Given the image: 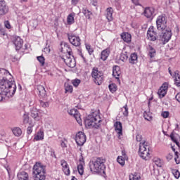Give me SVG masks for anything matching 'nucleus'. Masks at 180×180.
<instances>
[{"label": "nucleus", "mask_w": 180, "mask_h": 180, "mask_svg": "<svg viewBox=\"0 0 180 180\" xmlns=\"http://www.w3.org/2000/svg\"><path fill=\"white\" fill-rule=\"evenodd\" d=\"M16 92V84L12 79V75L5 69H0V102L5 97L12 98Z\"/></svg>", "instance_id": "f257e3e1"}, {"label": "nucleus", "mask_w": 180, "mask_h": 180, "mask_svg": "<svg viewBox=\"0 0 180 180\" xmlns=\"http://www.w3.org/2000/svg\"><path fill=\"white\" fill-rule=\"evenodd\" d=\"M101 122H102V120L101 115H99V111H94L88 115L84 123L89 129H99Z\"/></svg>", "instance_id": "f03ea898"}, {"label": "nucleus", "mask_w": 180, "mask_h": 180, "mask_svg": "<svg viewBox=\"0 0 180 180\" xmlns=\"http://www.w3.org/2000/svg\"><path fill=\"white\" fill-rule=\"evenodd\" d=\"M139 155L145 161H148L151 158V156H150V143L146 141L140 142Z\"/></svg>", "instance_id": "7ed1b4c3"}, {"label": "nucleus", "mask_w": 180, "mask_h": 180, "mask_svg": "<svg viewBox=\"0 0 180 180\" xmlns=\"http://www.w3.org/2000/svg\"><path fill=\"white\" fill-rule=\"evenodd\" d=\"M34 180H46V169L40 162H36L33 167Z\"/></svg>", "instance_id": "20e7f679"}, {"label": "nucleus", "mask_w": 180, "mask_h": 180, "mask_svg": "<svg viewBox=\"0 0 180 180\" xmlns=\"http://www.w3.org/2000/svg\"><path fill=\"white\" fill-rule=\"evenodd\" d=\"M65 49H66L68 54L65 56V57L63 58V60H64V63H65L66 65H68V67H70V68H74L77 63L75 62V58H74V56H72V51L71 49V47L67 45L65 46Z\"/></svg>", "instance_id": "39448f33"}, {"label": "nucleus", "mask_w": 180, "mask_h": 180, "mask_svg": "<svg viewBox=\"0 0 180 180\" xmlns=\"http://www.w3.org/2000/svg\"><path fill=\"white\" fill-rule=\"evenodd\" d=\"M105 169V160L98 158L95 161L90 164L91 172H102Z\"/></svg>", "instance_id": "423d86ee"}, {"label": "nucleus", "mask_w": 180, "mask_h": 180, "mask_svg": "<svg viewBox=\"0 0 180 180\" xmlns=\"http://www.w3.org/2000/svg\"><path fill=\"white\" fill-rule=\"evenodd\" d=\"M91 77L96 85H102L103 84V72L99 71L97 68L92 69Z\"/></svg>", "instance_id": "0eeeda50"}, {"label": "nucleus", "mask_w": 180, "mask_h": 180, "mask_svg": "<svg viewBox=\"0 0 180 180\" xmlns=\"http://www.w3.org/2000/svg\"><path fill=\"white\" fill-rule=\"evenodd\" d=\"M167 17L165 15L162 14L157 18L156 25L158 30H165V29L168 28L167 26Z\"/></svg>", "instance_id": "6e6552de"}, {"label": "nucleus", "mask_w": 180, "mask_h": 180, "mask_svg": "<svg viewBox=\"0 0 180 180\" xmlns=\"http://www.w3.org/2000/svg\"><path fill=\"white\" fill-rule=\"evenodd\" d=\"M171 37H172V31L171 30V28L167 27L165 30H162L160 39L163 44H167V43L171 40Z\"/></svg>", "instance_id": "1a4fd4ad"}, {"label": "nucleus", "mask_w": 180, "mask_h": 180, "mask_svg": "<svg viewBox=\"0 0 180 180\" xmlns=\"http://www.w3.org/2000/svg\"><path fill=\"white\" fill-rule=\"evenodd\" d=\"M67 36L70 43L72 44V46L75 47H79V46H81V38H79V36L72 33H68Z\"/></svg>", "instance_id": "9d476101"}, {"label": "nucleus", "mask_w": 180, "mask_h": 180, "mask_svg": "<svg viewBox=\"0 0 180 180\" xmlns=\"http://www.w3.org/2000/svg\"><path fill=\"white\" fill-rule=\"evenodd\" d=\"M30 116L35 120V122H40L41 120V117H43V114L41 110H38L37 108L33 107L30 110Z\"/></svg>", "instance_id": "9b49d317"}, {"label": "nucleus", "mask_w": 180, "mask_h": 180, "mask_svg": "<svg viewBox=\"0 0 180 180\" xmlns=\"http://www.w3.org/2000/svg\"><path fill=\"white\" fill-rule=\"evenodd\" d=\"M75 141L77 146H82L86 142V135L82 131H79L75 136Z\"/></svg>", "instance_id": "f8f14e48"}, {"label": "nucleus", "mask_w": 180, "mask_h": 180, "mask_svg": "<svg viewBox=\"0 0 180 180\" xmlns=\"http://www.w3.org/2000/svg\"><path fill=\"white\" fill-rule=\"evenodd\" d=\"M147 37L150 41H155L157 40V32L155 30L154 27L148 28L147 32Z\"/></svg>", "instance_id": "ddd939ff"}, {"label": "nucleus", "mask_w": 180, "mask_h": 180, "mask_svg": "<svg viewBox=\"0 0 180 180\" xmlns=\"http://www.w3.org/2000/svg\"><path fill=\"white\" fill-rule=\"evenodd\" d=\"M9 12V7L6 5L5 0L0 1V16H4Z\"/></svg>", "instance_id": "4468645a"}, {"label": "nucleus", "mask_w": 180, "mask_h": 180, "mask_svg": "<svg viewBox=\"0 0 180 180\" xmlns=\"http://www.w3.org/2000/svg\"><path fill=\"white\" fill-rule=\"evenodd\" d=\"M168 91V84L164 83L159 90L158 91V95L160 99H162L166 95L167 92Z\"/></svg>", "instance_id": "2eb2a0df"}, {"label": "nucleus", "mask_w": 180, "mask_h": 180, "mask_svg": "<svg viewBox=\"0 0 180 180\" xmlns=\"http://www.w3.org/2000/svg\"><path fill=\"white\" fill-rule=\"evenodd\" d=\"M84 165H85V160L84 159V156H82V153H81L77 165V171L79 175H84Z\"/></svg>", "instance_id": "dca6fc26"}, {"label": "nucleus", "mask_w": 180, "mask_h": 180, "mask_svg": "<svg viewBox=\"0 0 180 180\" xmlns=\"http://www.w3.org/2000/svg\"><path fill=\"white\" fill-rule=\"evenodd\" d=\"M60 165L65 175H70L71 174V170H70V166L68 165L67 161L64 160H60Z\"/></svg>", "instance_id": "f3484780"}, {"label": "nucleus", "mask_w": 180, "mask_h": 180, "mask_svg": "<svg viewBox=\"0 0 180 180\" xmlns=\"http://www.w3.org/2000/svg\"><path fill=\"white\" fill-rule=\"evenodd\" d=\"M146 50L148 51V56H149L150 60H151V58H154V57L157 56V51L153 47V46L150 44L146 46Z\"/></svg>", "instance_id": "a211bd4d"}, {"label": "nucleus", "mask_w": 180, "mask_h": 180, "mask_svg": "<svg viewBox=\"0 0 180 180\" xmlns=\"http://www.w3.org/2000/svg\"><path fill=\"white\" fill-rule=\"evenodd\" d=\"M114 127H115V130L116 133H117V134L120 136H123V127L122 125V122L117 121L114 124Z\"/></svg>", "instance_id": "6ab92c4d"}, {"label": "nucleus", "mask_w": 180, "mask_h": 180, "mask_svg": "<svg viewBox=\"0 0 180 180\" xmlns=\"http://www.w3.org/2000/svg\"><path fill=\"white\" fill-rule=\"evenodd\" d=\"M14 44L15 46V50L18 51L22 47H23V39L20 37H18L15 38V40H14Z\"/></svg>", "instance_id": "aec40b11"}, {"label": "nucleus", "mask_w": 180, "mask_h": 180, "mask_svg": "<svg viewBox=\"0 0 180 180\" xmlns=\"http://www.w3.org/2000/svg\"><path fill=\"white\" fill-rule=\"evenodd\" d=\"M109 54H110V49L109 48L104 49L101 53V60H102V61H106L108 57H109Z\"/></svg>", "instance_id": "412c9836"}, {"label": "nucleus", "mask_w": 180, "mask_h": 180, "mask_svg": "<svg viewBox=\"0 0 180 180\" xmlns=\"http://www.w3.org/2000/svg\"><path fill=\"white\" fill-rule=\"evenodd\" d=\"M105 16L108 22H112V20H113V8L112 7H109L106 9Z\"/></svg>", "instance_id": "4be33fe9"}, {"label": "nucleus", "mask_w": 180, "mask_h": 180, "mask_svg": "<svg viewBox=\"0 0 180 180\" xmlns=\"http://www.w3.org/2000/svg\"><path fill=\"white\" fill-rule=\"evenodd\" d=\"M122 72L120 71V67L114 66L112 68V75L116 78V79H119V77H120Z\"/></svg>", "instance_id": "5701e85b"}, {"label": "nucleus", "mask_w": 180, "mask_h": 180, "mask_svg": "<svg viewBox=\"0 0 180 180\" xmlns=\"http://www.w3.org/2000/svg\"><path fill=\"white\" fill-rule=\"evenodd\" d=\"M40 140H44V131L40 129L37 134L34 135V141H40Z\"/></svg>", "instance_id": "b1692460"}, {"label": "nucleus", "mask_w": 180, "mask_h": 180, "mask_svg": "<svg viewBox=\"0 0 180 180\" xmlns=\"http://www.w3.org/2000/svg\"><path fill=\"white\" fill-rule=\"evenodd\" d=\"M17 176L18 180H29V174L25 171L19 172Z\"/></svg>", "instance_id": "393cba45"}, {"label": "nucleus", "mask_w": 180, "mask_h": 180, "mask_svg": "<svg viewBox=\"0 0 180 180\" xmlns=\"http://www.w3.org/2000/svg\"><path fill=\"white\" fill-rule=\"evenodd\" d=\"M37 89L39 91V95L41 98H46L47 95V92L46 91V89L42 85H39L37 86Z\"/></svg>", "instance_id": "a878e982"}, {"label": "nucleus", "mask_w": 180, "mask_h": 180, "mask_svg": "<svg viewBox=\"0 0 180 180\" xmlns=\"http://www.w3.org/2000/svg\"><path fill=\"white\" fill-rule=\"evenodd\" d=\"M121 38L125 41V43H130L131 41V34L129 32H124L121 34Z\"/></svg>", "instance_id": "bb28decb"}, {"label": "nucleus", "mask_w": 180, "mask_h": 180, "mask_svg": "<svg viewBox=\"0 0 180 180\" xmlns=\"http://www.w3.org/2000/svg\"><path fill=\"white\" fill-rule=\"evenodd\" d=\"M143 13L146 18H151L154 14V8L151 7L146 8Z\"/></svg>", "instance_id": "cd10ccee"}, {"label": "nucleus", "mask_w": 180, "mask_h": 180, "mask_svg": "<svg viewBox=\"0 0 180 180\" xmlns=\"http://www.w3.org/2000/svg\"><path fill=\"white\" fill-rule=\"evenodd\" d=\"M75 13H72L68 15L67 18V23L68 25H73V23H75Z\"/></svg>", "instance_id": "c85d7f7f"}, {"label": "nucleus", "mask_w": 180, "mask_h": 180, "mask_svg": "<svg viewBox=\"0 0 180 180\" xmlns=\"http://www.w3.org/2000/svg\"><path fill=\"white\" fill-rule=\"evenodd\" d=\"M13 134L15 136V137H20L22 136V129L18 127H13L12 129Z\"/></svg>", "instance_id": "c756f323"}, {"label": "nucleus", "mask_w": 180, "mask_h": 180, "mask_svg": "<svg viewBox=\"0 0 180 180\" xmlns=\"http://www.w3.org/2000/svg\"><path fill=\"white\" fill-rule=\"evenodd\" d=\"M174 82L176 86H180V73L179 71L176 70L174 72Z\"/></svg>", "instance_id": "7c9ffc66"}, {"label": "nucleus", "mask_w": 180, "mask_h": 180, "mask_svg": "<svg viewBox=\"0 0 180 180\" xmlns=\"http://www.w3.org/2000/svg\"><path fill=\"white\" fill-rule=\"evenodd\" d=\"M153 161L159 168H161V167H162V165H164V162L158 158H154Z\"/></svg>", "instance_id": "2f4dec72"}, {"label": "nucleus", "mask_w": 180, "mask_h": 180, "mask_svg": "<svg viewBox=\"0 0 180 180\" xmlns=\"http://www.w3.org/2000/svg\"><path fill=\"white\" fill-rule=\"evenodd\" d=\"M143 117L145 120H148V122H151L153 120V114L150 112L145 111L143 112Z\"/></svg>", "instance_id": "473e14b6"}, {"label": "nucleus", "mask_w": 180, "mask_h": 180, "mask_svg": "<svg viewBox=\"0 0 180 180\" xmlns=\"http://www.w3.org/2000/svg\"><path fill=\"white\" fill-rule=\"evenodd\" d=\"M137 53H131L129 58L130 64H136L137 63Z\"/></svg>", "instance_id": "72a5a7b5"}, {"label": "nucleus", "mask_w": 180, "mask_h": 180, "mask_svg": "<svg viewBox=\"0 0 180 180\" xmlns=\"http://www.w3.org/2000/svg\"><path fill=\"white\" fill-rule=\"evenodd\" d=\"M65 94L67 93L72 94V91H73L72 85L68 83H65Z\"/></svg>", "instance_id": "f704fd0d"}, {"label": "nucleus", "mask_w": 180, "mask_h": 180, "mask_svg": "<svg viewBox=\"0 0 180 180\" xmlns=\"http://www.w3.org/2000/svg\"><path fill=\"white\" fill-rule=\"evenodd\" d=\"M129 180H141V177L139 174L134 173V174H130L129 176Z\"/></svg>", "instance_id": "c9c22d12"}, {"label": "nucleus", "mask_w": 180, "mask_h": 180, "mask_svg": "<svg viewBox=\"0 0 180 180\" xmlns=\"http://www.w3.org/2000/svg\"><path fill=\"white\" fill-rule=\"evenodd\" d=\"M82 13L86 16V19H91L92 12L89 11L87 8H83Z\"/></svg>", "instance_id": "e433bc0d"}, {"label": "nucleus", "mask_w": 180, "mask_h": 180, "mask_svg": "<svg viewBox=\"0 0 180 180\" xmlns=\"http://www.w3.org/2000/svg\"><path fill=\"white\" fill-rule=\"evenodd\" d=\"M170 169H171L172 174L174 175V178H176V179H179V177H180L179 170L174 169L172 168H171Z\"/></svg>", "instance_id": "4c0bfd02"}, {"label": "nucleus", "mask_w": 180, "mask_h": 180, "mask_svg": "<svg viewBox=\"0 0 180 180\" xmlns=\"http://www.w3.org/2000/svg\"><path fill=\"white\" fill-rule=\"evenodd\" d=\"M109 90L112 94H115L117 91V86L116 84H111L108 86Z\"/></svg>", "instance_id": "58836bf2"}, {"label": "nucleus", "mask_w": 180, "mask_h": 180, "mask_svg": "<svg viewBox=\"0 0 180 180\" xmlns=\"http://www.w3.org/2000/svg\"><path fill=\"white\" fill-rule=\"evenodd\" d=\"M75 119L79 124H82V120L81 119V114L77 111V112L74 116Z\"/></svg>", "instance_id": "ea45409f"}, {"label": "nucleus", "mask_w": 180, "mask_h": 180, "mask_svg": "<svg viewBox=\"0 0 180 180\" xmlns=\"http://www.w3.org/2000/svg\"><path fill=\"white\" fill-rule=\"evenodd\" d=\"M117 161L120 165H122V167L125 164L124 158L123 156H118Z\"/></svg>", "instance_id": "a19ab883"}, {"label": "nucleus", "mask_w": 180, "mask_h": 180, "mask_svg": "<svg viewBox=\"0 0 180 180\" xmlns=\"http://www.w3.org/2000/svg\"><path fill=\"white\" fill-rule=\"evenodd\" d=\"M22 120H23L24 124H27V123H29V120H30L29 114L25 113L22 116Z\"/></svg>", "instance_id": "79ce46f5"}, {"label": "nucleus", "mask_w": 180, "mask_h": 180, "mask_svg": "<svg viewBox=\"0 0 180 180\" xmlns=\"http://www.w3.org/2000/svg\"><path fill=\"white\" fill-rule=\"evenodd\" d=\"M122 113L125 117L129 116V108L127 107V104H126L123 108H122Z\"/></svg>", "instance_id": "37998d69"}, {"label": "nucleus", "mask_w": 180, "mask_h": 180, "mask_svg": "<svg viewBox=\"0 0 180 180\" xmlns=\"http://www.w3.org/2000/svg\"><path fill=\"white\" fill-rule=\"evenodd\" d=\"M72 84L73 86H75L76 88L81 84V79H75L72 80Z\"/></svg>", "instance_id": "c03bdc74"}, {"label": "nucleus", "mask_w": 180, "mask_h": 180, "mask_svg": "<svg viewBox=\"0 0 180 180\" xmlns=\"http://www.w3.org/2000/svg\"><path fill=\"white\" fill-rule=\"evenodd\" d=\"M174 160H175L176 164H180L179 153L175 152V153H174Z\"/></svg>", "instance_id": "a18cd8bd"}, {"label": "nucleus", "mask_w": 180, "mask_h": 180, "mask_svg": "<svg viewBox=\"0 0 180 180\" xmlns=\"http://www.w3.org/2000/svg\"><path fill=\"white\" fill-rule=\"evenodd\" d=\"M40 103V106H41L42 108H49V106L50 105V103L49 102H44L41 100L39 101Z\"/></svg>", "instance_id": "49530a36"}, {"label": "nucleus", "mask_w": 180, "mask_h": 180, "mask_svg": "<svg viewBox=\"0 0 180 180\" xmlns=\"http://www.w3.org/2000/svg\"><path fill=\"white\" fill-rule=\"evenodd\" d=\"M38 61L40 63L41 65H44L46 59L43 56H38L37 58Z\"/></svg>", "instance_id": "de8ad7c7"}, {"label": "nucleus", "mask_w": 180, "mask_h": 180, "mask_svg": "<svg viewBox=\"0 0 180 180\" xmlns=\"http://www.w3.org/2000/svg\"><path fill=\"white\" fill-rule=\"evenodd\" d=\"M68 113H69V115H70V116L74 117L76 113H78V110H77L75 108H72L68 111Z\"/></svg>", "instance_id": "09e8293b"}, {"label": "nucleus", "mask_w": 180, "mask_h": 180, "mask_svg": "<svg viewBox=\"0 0 180 180\" xmlns=\"http://www.w3.org/2000/svg\"><path fill=\"white\" fill-rule=\"evenodd\" d=\"M86 49L90 55L92 54V53H94V49H92L91 45L86 44Z\"/></svg>", "instance_id": "8fccbe9b"}, {"label": "nucleus", "mask_w": 180, "mask_h": 180, "mask_svg": "<svg viewBox=\"0 0 180 180\" xmlns=\"http://www.w3.org/2000/svg\"><path fill=\"white\" fill-rule=\"evenodd\" d=\"M161 116H162V117L164 119H167L169 117V112L168 111H163L162 113H161Z\"/></svg>", "instance_id": "3c124183"}, {"label": "nucleus", "mask_w": 180, "mask_h": 180, "mask_svg": "<svg viewBox=\"0 0 180 180\" xmlns=\"http://www.w3.org/2000/svg\"><path fill=\"white\" fill-rule=\"evenodd\" d=\"M34 127V124H32L31 126L28 127L27 129V134H32Z\"/></svg>", "instance_id": "603ef678"}, {"label": "nucleus", "mask_w": 180, "mask_h": 180, "mask_svg": "<svg viewBox=\"0 0 180 180\" xmlns=\"http://www.w3.org/2000/svg\"><path fill=\"white\" fill-rule=\"evenodd\" d=\"M4 26L6 29H12V25H11L9 20L4 21Z\"/></svg>", "instance_id": "864d4df0"}, {"label": "nucleus", "mask_w": 180, "mask_h": 180, "mask_svg": "<svg viewBox=\"0 0 180 180\" xmlns=\"http://www.w3.org/2000/svg\"><path fill=\"white\" fill-rule=\"evenodd\" d=\"M120 60H121V61H126V60H127V55L124 53L121 54Z\"/></svg>", "instance_id": "5fc2aeb1"}, {"label": "nucleus", "mask_w": 180, "mask_h": 180, "mask_svg": "<svg viewBox=\"0 0 180 180\" xmlns=\"http://www.w3.org/2000/svg\"><path fill=\"white\" fill-rule=\"evenodd\" d=\"M166 158H167V161H171V160H172V158H174V155H172V153H169L166 155Z\"/></svg>", "instance_id": "6e6d98bb"}, {"label": "nucleus", "mask_w": 180, "mask_h": 180, "mask_svg": "<svg viewBox=\"0 0 180 180\" xmlns=\"http://www.w3.org/2000/svg\"><path fill=\"white\" fill-rule=\"evenodd\" d=\"M136 141H141L143 140V136L140 134H138L136 136Z\"/></svg>", "instance_id": "4d7b16f0"}, {"label": "nucleus", "mask_w": 180, "mask_h": 180, "mask_svg": "<svg viewBox=\"0 0 180 180\" xmlns=\"http://www.w3.org/2000/svg\"><path fill=\"white\" fill-rule=\"evenodd\" d=\"M0 34L2 36H5L6 34V31L4 30V28L0 27Z\"/></svg>", "instance_id": "13d9d810"}, {"label": "nucleus", "mask_w": 180, "mask_h": 180, "mask_svg": "<svg viewBox=\"0 0 180 180\" xmlns=\"http://www.w3.org/2000/svg\"><path fill=\"white\" fill-rule=\"evenodd\" d=\"M78 2H79V0H72V1H71V4H72L73 6H76L77 4H78Z\"/></svg>", "instance_id": "bf43d9fd"}, {"label": "nucleus", "mask_w": 180, "mask_h": 180, "mask_svg": "<svg viewBox=\"0 0 180 180\" xmlns=\"http://www.w3.org/2000/svg\"><path fill=\"white\" fill-rule=\"evenodd\" d=\"M60 146L63 148H67V143L64 141H61Z\"/></svg>", "instance_id": "052dcab7"}, {"label": "nucleus", "mask_w": 180, "mask_h": 180, "mask_svg": "<svg viewBox=\"0 0 180 180\" xmlns=\"http://www.w3.org/2000/svg\"><path fill=\"white\" fill-rule=\"evenodd\" d=\"M175 98L177 102H179L180 103V93H178L176 96H175Z\"/></svg>", "instance_id": "680f3d73"}, {"label": "nucleus", "mask_w": 180, "mask_h": 180, "mask_svg": "<svg viewBox=\"0 0 180 180\" xmlns=\"http://www.w3.org/2000/svg\"><path fill=\"white\" fill-rule=\"evenodd\" d=\"M122 155L124 158H126V150H122Z\"/></svg>", "instance_id": "e2e57ef3"}, {"label": "nucleus", "mask_w": 180, "mask_h": 180, "mask_svg": "<svg viewBox=\"0 0 180 180\" xmlns=\"http://www.w3.org/2000/svg\"><path fill=\"white\" fill-rule=\"evenodd\" d=\"M133 4H134L135 5H137L139 4V0H131Z\"/></svg>", "instance_id": "0e129e2a"}, {"label": "nucleus", "mask_w": 180, "mask_h": 180, "mask_svg": "<svg viewBox=\"0 0 180 180\" xmlns=\"http://www.w3.org/2000/svg\"><path fill=\"white\" fill-rule=\"evenodd\" d=\"M72 180H78V179H77V178H75V176H73V177L72 178Z\"/></svg>", "instance_id": "69168bd1"}, {"label": "nucleus", "mask_w": 180, "mask_h": 180, "mask_svg": "<svg viewBox=\"0 0 180 180\" xmlns=\"http://www.w3.org/2000/svg\"><path fill=\"white\" fill-rule=\"evenodd\" d=\"M169 73L170 74V75H172V72H171V70L169 69Z\"/></svg>", "instance_id": "338daca9"}, {"label": "nucleus", "mask_w": 180, "mask_h": 180, "mask_svg": "<svg viewBox=\"0 0 180 180\" xmlns=\"http://www.w3.org/2000/svg\"><path fill=\"white\" fill-rule=\"evenodd\" d=\"M80 56H81L82 58H84V55L82 53H81Z\"/></svg>", "instance_id": "774afa93"}]
</instances>
